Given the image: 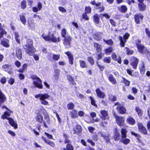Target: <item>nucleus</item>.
Wrapping results in <instances>:
<instances>
[{
  "label": "nucleus",
  "instance_id": "obj_48",
  "mask_svg": "<svg viewBox=\"0 0 150 150\" xmlns=\"http://www.w3.org/2000/svg\"><path fill=\"white\" fill-rule=\"evenodd\" d=\"M26 2L25 0H23L21 2V6L22 9H24L26 8Z\"/></svg>",
  "mask_w": 150,
  "mask_h": 150
},
{
  "label": "nucleus",
  "instance_id": "obj_26",
  "mask_svg": "<svg viewBox=\"0 0 150 150\" xmlns=\"http://www.w3.org/2000/svg\"><path fill=\"white\" fill-rule=\"evenodd\" d=\"M16 55L17 57L19 59H22V52L20 49L19 48L16 49Z\"/></svg>",
  "mask_w": 150,
  "mask_h": 150
},
{
  "label": "nucleus",
  "instance_id": "obj_14",
  "mask_svg": "<svg viewBox=\"0 0 150 150\" xmlns=\"http://www.w3.org/2000/svg\"><path fill=\"white\" fill-rule=\"evenodd\" d=\"M101 115L100 116V117L103 120H105L108 119L109 118V116L107 111L103 110L100 111Z\"/></svg>",
  "mask_w": 150,
  "mask_h": 150
},
{
  "label": "nucleus",
  "instance_id": "obj_38",
  "mask_svg": "<svg viewBox=\"0 0 150 150\" xmlns=\"http://www.w3.org/2000/svg\"><path fill=\"white\" fill-rule=\"evenodd\" d=\"M108 99L111 101H115L116 100L117 98L115 96L110 94L108 95Z\"/></svg>",
  "mask_w": 150,
  "mask_h": 150
},
{
  "label": "nucleus",
  "instance_id": "obj_33",
  "mask_svg": "<svg viewBox=\"0 0 150 150\" xmlns=\"http://www.w3.org/2000/svg\"><path fill=\"white\" fill-rule=\"evenodd\" d=\"M2 68L6 70V71L11 70L12 69V66L11 65L6 64L2 66Z\"/></svg>",
  "mask_w": 150,
  "mask_h": 150
},
{
  "label": "nucleus",
  "instance_id": "obj_4",
  "mask_svg": "<svg viewBox=\"0 0 150 150\" xmlns=\"http://www.w3.org/2000/svg\"><path fill=\"white\" fill-rule=\"evenodd\" d=\"M50 97V96L47 93H44V94H39L35 96V97L36 98H39L41 103L44 105H47L48 104V102L45 100V99H48Z\"/></svg>",
  "mask_w": 150,
  "mask_h": 150
},
{
  "label": "nucleus",
  "instance_id": "obj_28",
  "mask_svg": "<svg viewBox=\"0 0 150 150\" xmlns=\"http://www.w3.org/2000/svg\"><path fill=\"white\" fill-rule=\"evenodd\" d=\"M81 131V126L77 125L74 128V134L80 133Z\"/></svg>",
  "mask_w": 150,
  "mask_h": 150
},
{
  "label": "nucleus",
  "instance_id": "obj_49",
  "mask_svg": "<svg viewBox=\"0 0 150 150\" xmlns=\"http://www.w3.org/2000/svg\"><path fill=\"white\" fill-rule=\"evenodd\" d=\"M131 133L132 135L134 136L135 137L137 138L138 140L139 141V140H140L139 138H140V137L139 134H137L133 131L131 132Z\"/></svg>",
  "mask_w": 150,
  "mask_h": 150
},
{
  "label": "nucleus",
  "instance_id": "obj_19",
  "mask_svg": "<svg viewBox=\"0 0 150 150\" xmlns=\"http://www.w3.org/2000/svg\"><path fill=\"white\" fill-rule=\"evenodd\" d=\"M28 26L31 30H34L35 29V24L31 20H28Z\"/></svg>",
  "mask_w": 150,
  "mask_h": 150
},
{
  "label": "nucleus",
  "instance_id": "obj_54",
  "mask_svg": "<svg viewBox=\"0 0 150 150\" xmlns=\"http://www.w3.org/2000/svg\"><path fill=\"white\" fill-rule=\"evenodd\" d=\"M85 13H89L91 12V8L90 7H86L85 8Z\"/></svg>",
  "mask_w": 150,
  "mask_h": 150
},
{
  "label": "nucleus",
  "instance_id": "obj_2",
  "mask_svg": "<svg viewBox=\"0 0 150 150\" xmlns=\"http://www.w3.org/2000/svg\"><path fill=\"white\" fill-rule=\"evenodd\" d=\"M33 41L30 39H28L26 41V44L23 46L24 49L27 54L32 55V53L35 51V49L33 46Z\"/></svg>",
  "mask_w": 150,
  "mask_h": 150
},
{
  "label": "nucleus",
  "instance_id": "obj_20",
  "mask_svg": "<svg viewBox=\"0 0 150 150\" xmlns=\"http://www.w3.org/2000/svg\"><path fill=\"white\" fill-rule=\"evenodd\" d=\"M127 132V130L125 129H122L121 130L122 134V141H129V139H123L125 138L126 137V134Z\"/></svg>",
  "mask_w": 150,
  "mask_h": 150
},
{
  "label": "nucleus",
  "instance_id": "obj_3",
  "mask_svg": "<svg viewBox=\"0 0 150 150\" xmlns=\"http://www.w3.org/2000/svg\"><path fill=\"white\" fill-rule=\"evenodd\" d=\"M41 37L46 41L53 42H59L60 41V38L59 37L57 38L55 37L53 34L50 35H47L43 33Z\"/></svg>",
  "mask_w": 150,
  "mask_h": 150
},
{
  "label": "nucleus",
  "instance_id": "obj_58",
  "mask_svg": "<svg viewBox=\"0 0 150 150\" xmlns=\"http://www.w3.org/2000/svg\"><path fill=\"white\" fill-rule=\"evenodd\" d=\"M45 143L52 147L54 146V144L52 141H45Z\"/></svg>",
  "mask_w": 150,
  "mask_h": 150
},
{
  "label": "nucleus",
  "instance_id": "obj_32",
  "mask_svg": "<svg viewBox=\"0 0 150 150\" xmlns=\"http://www.w3.org/2000/svg\"><path fill=\"white\" fill-rule=\"evenodd\" d=\"M139 68L140 73L142 74H143L145 72V68L144 64L143 62H142L141 64L139 65Z\"/></svg>",
  "mask_w": 150,
  "mask_h": 150
},
{
  "label": "nucleus",
  "instance_id": "obj_47",
  "mask_svg": "<svg viewBox=\"0 0 150 150\" xmlns=\"http://www.w3.org/2000/svg\"><path fill=\"white\" fill-rule=\"evenodd\" d=\"M15 36L16 40L17 42L18 43H20V39H19V36L18 34L16 32L15 33Z\"/></svg>",
  "mask_w": 150,
  "mask_h": 150
},
{
  "label": "nucleus",
  "instance_id": "obj_43",
  "mask_svg": "<svg viewBox=\"0 0 150 150\" xmlns=\"http://www.w3.org/2000/svg\"><path fill=\"white\" fill-rule=\"evenodd\" d=\"M113 50V48L112 47H110L104 50L106 54H108L112 52Z\"/></svg>",
  "mask_w": 150,
  "mask_h": 150
},
{
  "label": "nucleus",
  "instance_id": "obj_51",
  "mask_svg": "<svg viewBox=\"0 0 150 150\" xmlns=\"http://www.w3.org/2000/svg\"><path fill=\"white\" fill-rule=\"evenodd\" d=\"M74 105L72 103H70L67 105V108L69 110H71L73 109Z\"/></svg>",
  "mask_w": 150,
  "mask_h": 150
},
{
  "label": "nucleus",
  "instance_id": "obj_23",
  "mask_svg": "<svg viewBox=\"0 0 150 150\" xmlns=\"http://www.w3.org/2000/svg\"><path fill=\"white\" fill-rule=\"evenodd\" d=\"M67 79L69 81L70 84H72L73 85H75L76 84V83L74 80V79L72 76L70 75H68L67 76Z\"/></svg>",
  "mask_w": 150,
  "mask_h": 150
},
{
  "label": "nucleus",
  "instance_id": "obj_46",
  "mask_svg": "<svg viewBox=\"0 0 150 150\" xmlns=\"http://www.w3.org/2000/svg\"><path fill=\"white\" fill-rule=\"evenodd\" d=\"M125 49H126V53L127 55H132L133 54L134 52L133 50H130L127 47H125Z\"/></svg>",
  "mask_w": 150,
  "mask_h": 150
},
{
  "label": "nucleus",
  "instance_id": "obj_6",
  "mask_svg": "<svg viewBox=\"0 0 150 150\" xmlns=\"http://www.w3.org/2000/svg\"><path fill=\"white\" fill-rule=\"evenodd\" d=\"M30 78L33 80V83L35 87L40 89L42 88V81L39 77L35 75H32Z\"/></svg>",
  "mask_w": 150,
  "mask_h": 150
},
{
  "label": "nucleus",
  "instance_id": "obj_29",
  "mask_svg": "<svg viewBox=\"0 0 150 150\" xmlns=\"http://www.w3.org/2000/svg\"><path fill=\"white\" fill-rule=\"evenodd\" d=\"M94 46L97 52H100L102 49V46L96 43H94Z\"/></svg>",
  "mask_w": 150,
  "mask_h": 150
},
{
  "label": "nucleus",
  "instance_id": "obj_30",
  "mask_svg": "<svg viewBox=\"0 0 150 150\" xmlns=\"http://www.w3.org/2000/svg\"><path fill=\"white\" fill-rule=\"evenodd\" d=\"M118 9L120 11L123 13L126 12L127 10V7L125 5H122L120 6L119 7Z\"/></svg>",
  "mask_w": 150,
  "mask_h": 150
},
{
  "label": "nucleus",
  "instance_id": "obj_27",
  "mask_svg": "<svg viewBox=\"0 0 150 150\" xmlns=\"http://www.w3.org/2000/svg\"><path fill=\"white\" fill-rule=\"evenodd\" d=\"M60 71L59 69H55L54 71V79L55 80H57L59 76Z\"/></svg>",
  "mask_w": 150,
  "mask_h": 150
},
{
  "label": "nucleus",
  "instance_id": "obj_11",
  "mask_svg": "<svg viewBox=\"0 0 150 150\" xmlns=\"http://www.w3.org/2000/svg\"><path fill=\"white\" fill-rule=\"evenodd\" d=\"M114 116L115 118L117 124L120 126L123 125L124 123V120L122 117H119L116 114H114Z\"/></svg>",
  "mask_w": 150,
  "mask_h": 150
},
{
  "label": "nucleus",
  "instance_id": "obj_1",
  "mask_svg": "<svg viewBox=\"0 0 150 150\" xmlns=\"http://www.w3.org/2000/svg\"><path fill=\"white\" fill-rule=\"evenodd\" d=\"M44 120H43L42 116L39 114H38L35 117L36 121L40 123H43V125L45 128H48L47 123L50 125L51 123L49 116L48 115H45L44 117Z\"/></svg>",
  "mask_w": 150,
  "mask_h": 150
},
{
  "label": "nucleus",
  "instance_id": "obj_37",
  "mask_svg": "<svg viewBox=\"0 0 150 150\" xmlns=\"http://www.w3.org/2000/svg\"><path fill=\"white\" fill-rule=\"evenodd\" d=\"M63 149L64 150H74V148L71 144H69L66 145V148H64Z\"/></svg>",
  "mask_w": 150,
  "mask_h": 150
},
{
  "label": "nucleus",
  "instance_id": "obj_40",
  "mask_svg": "<svg viewBox=\"0 0 150 150\" xmlns=\"http://www.w3.org/2000/svg\"><path fill=\"white\" fill-rule=\"evenodd\" d=\"M20 20L22 23L24 25H25L26 22V21L25 16L23 15L20 16Z\"/></svg>",
  "mask_w": 150,
  "mask_h": 150
},
{
  "label": "nucleus",
  "instance_id": "obj_21",
  "mask_svg": "<svg viewBox=\"0 0 150 150\" xmlns=\"http://www.w3.org/2000/svg\"><path fill=\"white\" fill-rule=\"evenodd\" d=\"M96 92L99 98H104L105 96V94L103 92H102L99 88L96 89Z\"/></svg>",
  "mask_w": 150,
  "mask_h": 150
},
{
  "label": "nucleus",
  "instance_id": "obj_9",
  "mask_svg": "<svg viewBox=\"0 0 150 150\" xmlns=\"http://www.w3.org/2000/svg\"><path fill=\"white\" fill-rule=\"evenodd\" d=\"M129 36V34L128 33H126L123 37L120 36L119 40L120 41V45L121 47H124L125 46V43L127 41V40Z\"/></svg>",
  "mask_w": 150,
  "mask_h": 150
},
{
  "label": "nucleus",
  "instance_id": "obj_64",
  "mask_svg": "<svg viewBox=\"0 0 150 150\" xmlns=\"http://www.w3.org/2000/svg\"><path fill=\"white\" fill-rule=\"evenodd\" d=\"M14 82V80L12 78H11L8 81V83L11 85H12Z\"/></svg>",
  "mask_w": 150,
  "mask_h": 150
},
{
  "label": "nucleus",
  "instance_id": "obj_35",
  "mask_svg": "<svg viewBox=\"0 0 150 150\" xmlns=\"http://www.w3.org/2000/svg\"><path fill=\"white\" fill-rule=\"evenodd\" d=\"M138 5L140 11H144L146 8V6L143 3H139Z\"/></svg>",
  "mask_w": 150,
  "mask_h": 150
},
{
  "label": "nucleus",
  "instance_id": "obj_31",
  "mask_svg": "<svg viewBox=\"0 0 150 150\" xmlns=\"http://www.w3.org/2000/svg\"><path fill=\"white\" fill-rule=\"evenodd\" d=\"M99 16L98 14H96L93 16V18L94 22L96 23V25H97L99 22Z\"/></svg>",
  "mask_w": 150,
  "mask_h": 150
},
{
  "label": "nucleus",
  "instance_id": "obj_15",
  "mask_svg": "<svg viewBox=\"0 0 150 150\" xmlns=\"http://www.w3.org/2000/svg\"><path fill=\"white\" fill-rule=\"evenodd\" d=\"M138 126L139 130L140 132H141L144 134H147L146 129L142 123H138Z\"/></svg>",
  "mask_w": 150,
  "mask_h": 150
},
{
  "label": "nucleus",
  "instance_id": "obj_42",
  "mask_svg": "<svg viewBox=\"0 0 150 150\" xmlns=\"http://www.w3.org/2000/svg\"><path fill=\"white\" fill-rule=\"evenodd\" d=\"M6 34V32L5 30L0 27V39L3 37L4 34Z\"/></svg>",
  "mask_w": 150,
  "mask_h": 150
},
{
  "label": "nucleus",
  "instance_id": "obj_7",
  "mask_svg": "<svg viewBox=\"0 0 150 150\" xmlns=\"http://www.w3.org/2000/svg\"><path fill=\"white\" fill-rule=\"evenodd\" d=\"M137 47L138 52L142 54H144L147 56L150 55V52L147 48L142 44H137Z\"/></svg>",
  "mask_w": 150,
  "mask_h": 150
},
{
  "label": "nucleus",
  "instance_id": "obj_61",
  "mask_svg": "<svg viewBox=\"0 0 150 150\" xmlns=\"http://www.w3.org/2000/svg\"><path fill=\"white\" fill-rule=\"evenodd\" d=\"M146 34L149 37H150V31L148 28H146L145 29Z\"/></svg>",
  "mask_w": 150,
  "mask_h": 150
},
{
  "label": "nucleus",
  "instance_id": "obj_62",
  "mask_svg": "<svg viewBox=\"0 0 150 150\" xmlns=\"http://www.w3.org/2000/svg\"><path fill=\"white\" fill-rule=\"evenodd\" d=\"M87 13H83L82 15L83 18L86 20H88L89 19V18L86 14Z\"/></svg>",
  "mask_w": 150,
  "mask_h": 150
},
{
  "label": "nucleus",
  "instance_id": "obj_36",
  "mask_svg": "<svg viewBox=\"0 0 150 150\" xmlns=\"http://www.w3.org/2000/svg\"><path fill=\"white\" fill-rule=\"evenodd\" d=\"M8 42L9 41L7 40L6 39L2 41L1 43L4 46L6 47H9Z\"/></svg>",
  "mask_w": 150,
  "mask_h": 150
},
{
  "label": "nucleus",
  "instance_id": "obj_55",
  "mask_svg": "<svg viewBox=\"0 0 150 150\" xmlns=\"http://www.w3.org/2000/svg\"><path fill=\"white\" fill-rule=\"evenodd\" d=\"M100 17L102 18L103 17H105L107 19H109L110 18V16L107 13H104L103 14H101L100 15Z\"/></svg>",
  "mask_w": 150,
  "mask_h": 150
},
{
  "label": "nucleus",
  "instance_id": "obj_12",
  "mask_svg": "<svg viewBox=\"0 0 150 150\" xmlns=\"http://www.w3.org/2000/svg\"><path fill=\"white\" fill-rule=\"evenodd\" d=\"M117 110L120 114H125L126 113L127 110L121 105H119L117 106Z\"/></svg>",
  "mask_w": 150,
  "mask_h": 150
},
{
  "label": "nucleus",
  "instance_id": "obj_53",
  "mask_svg": "<svg viewBox=\"0 0 150 150\" xmlns=\"http://www.w3.org/2000/svg\"><path fill=\"white\" fill-rule=\"evenodd\" d=\"M52 57L54 60L57 61L60 58V55L58 54H53Z\"/></svg>",
  "mask_w": 150,
  "mask_h": 150
},
{
  "label": "nucleus",
  "instance_id": "obj_18",
  "mask_svg": "<svg viewBox=\"0 0 150 150\" xmlns=\"http://www.w3.org/2000/svg\"><path fill=\"white\" fill-rule=\"evenodd\" d=\"M126 122L130 125H133L135 123V121L132 117L128 116L127 118Z\"/></svg>",
  "mask_w": 150,
  "mask_h": 150
},
{
  "label": "nucleus",
  "instance_id": "obj_16",
  "mask_svg": "<svg viewBox=\"0 0 150 150\" xmlns=\"http://www.w3.org/2000/svg\"><path fill=\"white\" fill-rule=\"evenodd\" d=\"M65 53L66 54L68 57L69 61V63L71 65L73 64L74 57L73 55L69 51L65 52Z\"/></svg>",
  "mask_w": 150,
  "mask_h": 150
},
{
  "label": "nucleus",
  "instance_id": "obj_22",
  "mask_svg": "<svg viewBox=\"0 0 150 150\" xmlns=\"http://www.w3.org/2000/svg\"><path fill=\"white\" fill-rule=\"evenodd\" d=\"M108 79L109 81L113 84H115L117 83V81L113 76L111 74L108 75Z\"/></svg>",
  "mask_w": 150,
  "mask_h": 150
},
{
  "label": "nucleus",
  "instance_id": "obj_17",
  "mask_svg": "<svg viewBox=\"0 0 150 150\" xmlns=\"http://www.w3.org/2000/svg\"><path fill=\"white\" fill-rule=\"evenodd\" d=\"M143 16L140 14H137L134 16V18L135 22L137 24H139L140 20L142 19Z\"/></svg>",
  "mask_w": 150,
  "mask_h": 150
},
{
  "label": "nucleus",
  "instance_id": "obj_39",
  "mask_svg": "<svg viewBox=\"0 0 150 150\" xmlns=\"http://www.w3.org/2000/svg\"><path fill=\"white\" fill-rule=\"evenodd\" d=\"M80 66L82 68H86L87 67L86 63L84 61L80 60L79 61Z\"/></svg>",
  "mask_w": 150,
  "mask_h": 150
},
{
  "label": "nucleus",
  "instance_id": "obj_13",
  "mask_svg": "<svg viewBox=\"0 0 150 150\" xmlns=\"http://www.w3.org/2000/svg\"><path fill=\"white\" fill-rule=\"evenodd\" d=\"M132 62L131 64L133 66V68L134 69H136L139 62L138 59L135 58L134 57L132 58Z\"/></svg>",
  "mask_w": 150,
  "mask_h": 150
},
{
  "label": "nucleus",
  "instance_id": "obj_34",
  "mask_svg": "<svg viewBox=\"0 0 150 150\" xmlns=\"http://www.w3.org/2000/svg\"><path fill=\"white\" fill-rule=\"evenodd\" d=\"M122 80L121 81V83H124L126 86H129L130 83V81L123 77H122Z\"/></svg>",
  "mask_w": 150,
  "mask_h": 150
},
{
  "label": "nucleus",
  "instance_id": "obj_5",
  "mask_svg": "<svg viewBox=\"0 0 150 150\" xmlns=\"http://www.w3.org/2000/svg\"><path fill=\"white\" fill-rule=\"evenodd\" d=\"M10 116L9 113L7 112H5L4 113V114L2 115L1 118L3 119H7L9 121V123L11 126L14 127L15 129L17 128V125L16 123L15 122L14 120L11 118L7 117V116Z\"/></svg>",
  "mask_w": 150,
  "mask_h": 150
},
{
  "label": "nucleus",
  "instance_id": "obj_8",
  "mask_svg": "<svg viewBox=\"0 0 150 150\" xmlns=\"http://www.w3.org/2000/svg\"><path fill=\"white\" fill-rule=\"evenodd\" d=\"M91 4L93 5H95V8L96 9L98 10L100 12L103 11L105 9L104 7L101 3H96L95 1H93L91 2Z\"/></svg>",
  "mask_w": 150,
  "mask_h": 150
},
{
  "label": "nucleus",
  "instance_id": "obj_44",
  "mask_svg": "<svg viewBox=\"0 0 150 150\" xmlns=\"http://www.w3.org/2000/svg\"><path fill=\"white\" fill-rule=\"evenodd\" d=\"M87 59L88 62L91 64L92 65L94 64V61L93 58L91 57H88Z\"/></svg>",
  "mask_w": 150,
  "mask_h": 150
},
{
  "label": "nucleus",
  "instance_id": "obj_57",
  "mask_svg": "<svg viewBox=\"0 0 150 150\" xmlns=\"http://www.w3.org/2000/svg\"><path fill=\"white\" fill-rule=\"evenodd\" d=\"M59 10L63 13L66 12V10L62 6H59L58 7Z\"/></svg>",
  "mask_w": 150,
  "mask_h": 150
},
{
  "label": "nucleus",
  "instance_id": "obj_50",
  "mask_svg": "<svg viewBox=\"0 0 150 150\" xmlns=\"http://www.w3.org/2000/svg\"><path fill=\"white\" fill-rule=\"evenodd\" d=\"M89 98L91 100V104L96 107H97V105L96 104L95 101L93 98L91 96H90L89 97Z\"/></svg>",
  "mask_w": 150,
  "mask_h": 150
},
{
  "label": "nucleus",
  "instance_id": "obj_10",
  "mask_svg": "<svg viewBox=\"0 0 150 150\" xmlns=\"http://www.w3.org/2000/svg\"><path fill=\"white\" fill-rule=\"evenodd\" d=\"M72 38L71 36H67L64 38L63 40V43L66 48H67L70 47Z\"/></svg>",
  "mask_w": 150,
  "mask_h": 150
},
{
  "label": "nucleus",
  "instance_id": "obj_24",
  "mask_svg": "<svg viewBox=\"0 0 150 150\" xmlns=\"http://www.w3.org/2000/svg\"><path fill=\"white\" fill-rule=\"evenodd\" d=\"M102 33L100 32L96 33L94 36V38L97 40H100L102 38Z\"/></svg>",
  "mask_w": 150,
  "mask_h": 150
},
{
  "label": "nucleus",
  "instance_id": "obj_59",
  "mask_svg": "<svg viewBox=\"0 0 150 150\" xmlns=\"http://www.w3.org/2000/svg\"><path fill=\"white\" fill-rule=\"evenodd\" d=\"M38 131H36L35 129H34L33 131L35 134L37 135H39V132H40V125L38 127Z\"/></svg>",
  "mask_w": 150,
  "mask_h": 150
},
{
  "label": "nucleus",
  "instance_id": "obj_25",
  "mask_svg": "<svg viewBox=\"0 0 150 150\" xmlns=\"http://www.w3.org/2000/svg\"><path fill=\"white\" fill-rule=\"evenodd\" d=\"M61 34L62 36L64 38L67 37V36H70L64 28H63L61 30Z\"/></svg>",
  "mask_w": 150,
  "mask_h": 150
},
{
  "label": "nucleus",
  "instance_id": "obj_52",
  "mask_svg": "<svg viewBox=\"0 0 150 150\" xmlns=\"http://www.w3.org/2000/svg\"><path fill=\"white\" fill-rule=\"evenodd\" d=\"M135 110L137 112L138 115L139 116H142V112L141 110L138 108H136Z\"/></svg>",
  "mask_w": 150,
  "mask_h": 150
},
{
  "label": "nucleus",
  "instance_id": "obj_45",
  "mask_svg": "<svg viewBox=\"0 0 150 150\" xmlns=\"http://www.w3.org/2000/svg\"><path fill=\"white\" fill-rule=\"evenodd\" d=\"M71 116L72 117L76 118L78 117L77 113L76 110H74V111L71 112Z\"/></svg>",
  "mask_w": 150,
  "mask_h": 150
},
{
  "label": "nucleus",
  "instance_id": "obj_56",
  "mask_svg": "<svg viewBox=\"0 0 150 150\" xmlns=\"http://www.w3.org/2000/svg\"><path fill=\"white\" fill-rule=\"evenodd\" d=\"M103 61L106 63H109L110 62V57H105L103 59Z\"/></svg>",
  "mask_w": 150,
  "mask_h": 150
},
{
  "label": "nucleus",
  "instance_id": "obj_63",
  "mask_svg": "<svg viewBox=\"0 0 150 150\" xmlns=\"http://www.w3.org/2000/svg\"><path fill=\"white\" fill-rule=\"evenodd\" d=\"M88 129L89 131L91 133H93V132L94 130H95L94 128L92 127H88Z\"/></svg>",
  "mask_w": 150,
  "mask_h": 150
},
{
  "label": "nucleus",
  "instance_id": "obj_60",
  "mask_svg": "<svg viewBox=\"0 0 150 150\" xmlns=\"http://www.w3.org/2000/svg\"><path fill=\"white\" fill-rule=\"evenodd\" d=\"M27 66L28 65L27 64H24L23 66V70H20V72H23V71H25L26 69Z\"/></svg>",
  "mask_w": 150,
  "mask_h": 150
},
{
  "label": "nucleus",
  "instance_id": "obj_41",
  "mask_svg": "<svg viewBox=\"0 0 150 150\" xmlns=\"http://www.w3.org/2000/svg\"><path fill=\"white\" fill-rule=\"evenodd\" d=\"M104 42H105L108 45H112L113 44V42L111 39H109L108 40H106L105 39L103 40Z\"/></svg>",
  "mask_w": 150,
  "mask_h": 150
}]
</instances>
